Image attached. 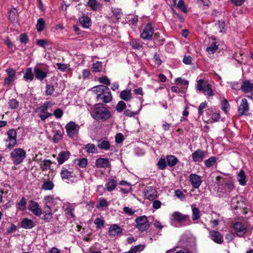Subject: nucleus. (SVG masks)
<instances>
[{
  "instance_id": "f257e3e1",
  "label": "nucleus",
  "mask_w": 253,
  "mask_h": 253,
  "mask_svg": "<svg viewBox=\"0 0 253 253\" xmlns=\"http://www.w3.org/2000/svg\"><path fill=\"white\" fill-rule=\"evenodd\" d=\"M91 116L96 120L105 121L111 117V114L106 107L99 106L94 108L92 110Z\"/></svg>"
},
{
  "instance_id": "f03ea898",
  "label": "nucleus",
  "mask_w": 253,
  "mask_h": 253,
  "mask_svg": "<svg viewBox=\"0 0 253 253\" xmlns=\"http://www.w3.org/2000/svg\"><path fill=\"white\" fill-rule=\"evenodd\" d=\"M10 156L13 163L18 165L21 163L26 157V151L20 148H16L11 153Z\"/></svg>"
},
{
  "instance_id": "7ed1b4c3",
  "label": "nucleus",
  "mask_w": 253,
  "mask_h": 253,
  "mask_svg": "<svg viewBox=\"0 0 253 253\" xmlns=\"http://www.w3.org/2000/svg\"><path fill=\"white\" fill-rule=\"evenodd\" d=\"M7 138L5 140L6 147L8 149L13 148L17 144V133L15 129H11L7 132Z\"/></svg>"
},
{
  "instance_id": "20e7f679",
  "label": "nucleus",
  "mask_w": 253,
  "mask_h": 253,
  "mask_svg": "<svg viewBox=\"0 0 253 253\" xmlns=\"http://www.w3.org/2000/svg\"><path fill=\"white\" fill-rule=\"evenodd\" d=\"M136 227L141 231L147 230L150 227L147 217L145 215L137 217L135 219Z\"/></svg>"
},
{
  "instance_id": "39448f33",
  "label": "nucleus",
  "mask_w": 253,
  "mask_h": 253,
  "mask_svg": "<svg viewBox=\"0 0 253 253\" xmlns=\"http://www.w3.org/2000/svg\"><path fill=\"white\" fill-rule=\"evenodd\" d=\"M67 133L70 137H74L78 132L79 126L74 122H70L65 126Z\"/></svg>"
},
{
  "instance_id": "423d86ee",
  "label": "nucleus",
  "mask_w": 253,
  "mask_h": 253,
  "mask_svg": "<svg viewBox=\"0 0 253 253\" xmlns=\"http://www.w3.org/2000/svg\"><path fill=\"white\" fill-rule=\"evenodd\" d=\"M144 197L150 201L154 200L157 198V192L156 189L152 187H147L144 190Z\"/></svg>"
},
{
  "instance_id": "0eeeda50",
  "label": "nucleus",
  "mask_w": 253,
  "mask_h": 253,
  "mask_svg": "<svg viewBox=\"0 0 253 253\" xmlns=\"http://www.w3.org/2000/svg\"><path fill=\"white\" fill-rule=\"evenodd\" d=\"M28 210L37 216H40L42 214V210L40 207L39 204L34 201L30 202Z\"/></svg>"
},
{
  "instance_id": "6e6552de",
  "label": "nucleus",
  "mask_w": 253,
  "mask_h": 253,
  "mask_svg": "<svg viewBox=\"0 0 253 253\" xmlns=\"http://www.w3.org/2000/svg\"><path fill=\"white\" fill-rule=\"evenodd\" d=\"M233 227L235 233L239 237H243L246 232V227L242 222H236Z\"/></svg>"
},
{
  "instance_id": "1a4fd4ad",
  "label": "nucleus",
  "mask_w": 253,
  "mask_h": 253,
  "mask_svg": "<svg viewBox=\"0 0 253 253\" xmlns=\"http://www.w3.org/2000/svg\"><path fill=\"white\" fill-rule=\"evenodd\" d=\"M189 178L192 186L194 188H198L202 183V177L197 174H190Z\"/></svg>"
},
{
  "instance_id": "9d476101",
  "label": "nucleus",
  "mask_w": 253,
  "mask_h": 253,
  "mask_svg": "<svg viewBox=\"0 0 253 253\" xmlns=\"http://www.w3.org/2000/svg\"><path fill=\"white\" fill-rule=\"evenodd\" d=\"M209 237L215 243L220 244L223 242L222 235L217 231L209 230Z\"/></svg>"
},
{
  "instance_id": "9b49d317",
  "label": "nucleus",
  "mask_w": 253,
  "mask_h": 253,
  "mask_svg": "<svg viewBox=\"0 0 253 253\" xmlns=\"http://www.w3.org/2000/svg\"><path fill=\"white\" fill-rule=\"evenodd\" d=\"M45 201V205H49L50 206H56V208H58V205H60L61 201L57 198H54L52 196H46L44 198Z\"/></svg>"
},
{
  "instance_id": "f8f14e48",
  "label": "nucleus",
  "mask_w": 253,
  "mask_h": 253,
  "mask_svg": "<svg viewBox=\"0 0 253 253\" xmlns=\"http://www.w3.org/2000/svg\"><path fill=\"white\" fill-rule=\"evenodd\" d=\"M206 154V152L201 149H198L192 154V160L194 162H202L205 159Z\"/></svg>"
},
{
  "instance_id": "ddd939ff",
  "label": "nucleus",
  "mask_w": 253,
  "mask_h": 253,
  "mask_svg": "<svg viewBox=\"0 0 253 253\" xmlns=\"http://www.w3.org/2000/svg\"><path fill=\"white\" fill-rule=\"evenodd\" d=\"M170 219L173 221L181 222L189 219L187 215L183 214L178 211L173 212L170 215Z\"/></svg>"
},
{
  "instance_id": "4468645a",
  "label": "nucleus",
  "mask_w": 253,
  "mask_h": 253,
  "mask_svg": "<svg viewBox=\"0 0 253 253\" xmlns=\"http://www.w3.org/2000/svg\"><path fill=\"white\" fill-rule=\"evenodd\" d=\"M153 33V29L150 24H148L144 27L141 34V37L144 40H148L152 37Z\"/></svg>"
},
{
  "instance_id": "2eb2a0df",
  "label": "nucleus",
  "mask_w": 253,
  "mask_h": 253,
  "mask_svg": "<svg viewBox=\"0 0 253 253\" xmlns=\"http://www.w3.org/2000/svg\"><path fill=\"white\" fill-rule=\"evenodd\" d=\"M34 72L36 78L41 81L45 79L47 74V72L46 70H43L41 68L37 67L34 68Z\"/></svg>"
},
{
  "instance_id": "dca6fc26",
  "label": "nucleus",
  "mask_w": 253,
  "mask_h": 253,
  "mask_svg": "<svg viewBox=\"0 0 253 253\" xmlns=\"http://www.w3.org/2000/svg\"><path fill=\"white\" fill-rule=\"evenodd\" d=\"M42 219L45 222H48L51 221L53 217V213L51 211V207L49 205H44V210L43 212Z\"/></svg>"
},
{
  "instance_id": "f3484780",
  "label": "nucleus",
  "mask_w": 253,
  "mask_h": 253,
  "mask_svg": "<svg viewBox=\"0 0 253 253\" xmlns=\"http://www.w3.org/2000/svg\"><path fill=\"white\" fill-rule=\"evenodd\" d=\"M95 165L97 168L103 169L109 168L111 166L109 159L103 158H100L97 159Z\"/></svg>"
},
{
  "instance_id": "a211bd4d",
  "label": "nucleus",
  "mask_w": 253,
  "mask_h": 253,
  "mask_svg": "<svg viewBox=\"0 0 253 253\" xmlns=\"http://www.w3.org/2000/svg\"><path fill=\"white\" fill-rule=\"evenodd\" d=\"M105 90H108V87L104 85H98L92 88V91L96 94L97 100L100 97Z\"/></svg>"
},
{
  "instance_id": "6ab92c4d",
  "label": "nucleus",
  "mask_w": 253,
  "mask_h": 253,
  "mask_svg": "<svg viewBox=\"0 0 253 253\" xmlns=\"http://www.w3.org/2000/svg\"><path fill=\"white\" fill-rule=\"evenodd\" d=\"M249 111V105L247 100L243 98L242 100L241 104L240 105L238 109L239 113L241 115L246 114Z\"/></svg>"
},
{
  "instance_id": "aec40b11",
  "label": "nucleus",
  "mask_w": 253,
  "mask_h": 253,
  "mask_svg": "<svg viewBox=\"0 0 253 253\" xmlns=\"http://www.w3.org/2000/svg\"><path fill=\"white\" fill-rule=\"evenodd\" d=\"M122 232V228L118 225L114 224L109 227L108 233L109 235L111 236H118Z\"/></svg>"
},
{
  "instance_id": "412c9836",
  "label": "nucleus",
  "mask_w": 253,
  "mask_h": 253,
  "mask_svg": "<svg viewBox=\"0 0 253 253\" xmlns=\"http://www.w3.org/2000/svg\"><path fill=\"white\" fill-rule=\"evenodd\" d=\"M71 155V153L69 151H62L58 156L57 160L58 163L61 165L63 164L66 161H67Z\"/></svg>"
},
{
  "instance_id": "4be33fe9",
  "label": "nucleus",
  "mask_w": 253,
  "mask_h": 253,
  "mask_svg": "<svg viewBox=\"0 0 253 253\" xmlns=\"http://www.w3.org/2000/svg\"><path fill=\"white\" fill-rule=\"evenodd\" d=\"M112 99L110 89L108 87V90L104 91L100 97L97 100V101H102L104 103H108Z\"/></svg>"
},
{
  "instance_id": "5701e85b",
  "label": "nucleus",
  "mask_w": 253,
  "mask_h": 253,
  "mask_svg": "<svg viewBox=\"0 0 253 253\" xmlns=\"http://www.w3.org/2000/svg\"><path fill=\"white\" fill-rule=\"evenodd\" d=\"M35 226V223L33 220L27 218H23L21 221V226L24 229H31Z\"/></svg>"
},
{
  "instance_id": "b1692460",
  "label": "nucleus",
  "mask_w": 253,
  "mask_h": 253,
  "mask_svg": "<svg viewBox=\"0 0 253 253\" xmlns=\"http://www.w3.org/2000/svg\"><path fill=\"white\" fill-rule=\"evenodd\" d=\"M241 89L246 93L252 92L253 90V84L249 81H245L242 83Z\"/></svg>"
},
{
  "instance_id": "393cba45",
  "label": "nucleus",
  "mask_w": 253,
  "mask_h": 253,
  "mask_svg": "<svg viewBox=\"0 0 253 253\" xmlns=\"http://www.w3.org/2000/svg\"><path fill=\"white\" fill-rule=\"evenodd\" d=\"M79 21L84 28H88L90 26L91 20L88 16H83L81 17L79 19Z\"/></svg>"
},
{
  "instance_id": "a878e982",
  "label": "nucleus",
  "mask_w": 253,
  "mask_h": 253,
  "mask_svg": "<svg viewBox=\"0 0 253 253\" xmlns=\"http://www.w3.org/2000/svg\"><path fill=\"white\" fill-rule=\"evenodd\" d=\"M238 181L241 185H245L246 184V175L244 171L240 170L238 174Z\"/></svg>"
},
{
  "instance_id": "bb28decb",
  "label": "nucleus",
  "mask_w": 253,
  "mask_h": 253,
  "mask_svg": "<svg viewBox=\"0 0 253 253\" xmlns=\"http://www.w3.org/2000/svg\"><path fill=\"white\" fill-rule=\"evenodd\" d=\"M120 97L125 101L130 100L132 98L130 90L128 89L123 90L120 93Z\"/></svg>"
},
{
  "instance_id": "cd10ccee",
  "label": "nucleus",
  "mask_w": 253,
  "mask_h": 253,
  "mask_svg": "<svg viewBox=\"0 0 253 253\" xmlns=\"http://www.w3.org/2000/svg\"><path fill=\"white\" fill-rule=\"evenodd\" d=\"M87 5L93 11L98 9L101 5L96 0H89Z\"/></svg>"
},
{
  "instance_id": "c85d7f7f",
  "label": "nucleus",
  "mask_w": 253,
  "mask_h": 253,
  "mask_svg": "<svg viewBox=\"0 0 253 253\" xmlns=\"http://www.w3.org/2000/svg\"><path fill=\"white\" fill-rule=\"evenodd\" d=\"M51 106V103L49 102H46L42 105L39 107L36 110L38 113H48L46 111L47 109Z\"/></svg>"
},
{
  "instance_id": "c756f323",
  "label": "nucleus",
  "mask_w": 253,
  "mask_h": 253,
  "mask_svg": "<svg viewBox=\"0 0 253 253\" xmlns=\"http://www.w3.org/2000/svg\"><path fill=\"white\" fill-rule=\"evenodd\" d=\"M98 147L101 149L107 150L110 149V145L108 141L101 140L98 142Z\"/></svg>"
},
{
  "instance_id": "7c9ffc66",
  "label": "nucleus",
  "mask_w": 253,
  "mask_h": 253,
  "mask_svg": "<svg viewBox=\"0 0 253 253\" xmlns=\"http://www.w3.org/2000/svg\"><path fill=\"white\" fill-rule=\"evenodd\" d=\"M23 77L25 80H29L30 81H32L33 80L34 74L32 71V68H28L26 70Z\"/></svg>"
},
{
  "instance_id": "2f4dec72",
  "label": "nucleus",
  "mask_w": 253,
  "mask_h": 253,
  "mask_svg": "<svg viewBox=\"0 0 253 253\" xmlns=\"http://www.w3.org/2000/svg\"><path fill=\"white\" fill-rule=\"evenodd\" d=\"M60 175L63 180H69L72 177L71 172L66 169H63L61 171Z\"/></svg>"
},
{
  "instance_id": "473e14b6",
  "label": "nucleus",
  "mask_w": 253,
  "mask_h": 253,
  "mask_svg": "<svg viewBox=\"0 0 253 253\" xmlns=\"http://www.w3.org/2000/svg\"><path fill=\"white\" fill-rule=\"evenodd\" d=\"M64 208L68 214L70 215L72 217L75 216L74 214V206L73 205L67 203L64 205Z\"/></svg>"
},
{
  "instance_id": "72a5a7b5",
  "label": "nucleus",
  "mask_w": 253,
  "mask_h": 253,
  "mask_svg": "<svg viewBox=\"0 0 253 253\" xmlns=\"http://www.w3.org/2000/svg\"><path fill=\"white\" fill-rule=\"evenodd\" d=\"M167 159L169 166L171 167L175 166L178 162V159L172 155L168 156Z\"/></svg>"
},
{
  "instance_id": "f704fd0d",
  "label": "nucleus",
  "mask_w": 253,
  "mask_h": 253,
  "mask_svg": "<svg viewBox=\"0 0 253 253\" xmlns=\"http://www.w3.org/2000/svg\"><path fill=\"white\" fill-rule=\"evenodd\" d=\"M85 149L88 153H96L97 149L93 144H87L86 145Z\"/></svg>"
},
{
  "instance_id": "c9c22d12",
  "label": "nucleus",
  "mask_w": 253,
  "mask_h": 253,
  "mask_svg": "<svg viewBox=\"0 0 253 253\" xmlns=\"http://www.w3.org/2000/svg\"><path fill=\"white\" fill-rule=\"evenodd\" d=\"M204 89L203 92L205 95L208 96H211L213 95L211 85L210 84L208 83V84H206Z\"/></svg>"
},
{
  "instance_id": "e433bc0d",
  "label": "nucleus",
  "mask_w": 253,
  "mask_h": 253,
  "mask_svg": "<svg viewBox=\"0 0 253 253\" xmlns=\"http://www.w3.org/2000/svg\"><path fill=\"white\" fill-rule=\"evenodd\" d=\"M54 184L51 181H46L43 182L42 188L44 190H51L54 187Z\"/></svg>"
},
{
  "instance_id": "4c0bfd02",
  "label": "nucleus",
  "mask_w": 253,
  "mask_h": 253,
  "mask_svg": "<svg viewBox=\"0 0 253 253\" xmlns=\"http://www.w3.org/2000/svg\"><path fill=\"white\" fill-rule=\"evenodd\" d=\"M224 183L225 184L226 188L228 191L230 192L234 189V185L232 180L230 179H225Z\"/></svg>"
},
{
  "instance_id": "58836bf2",
  "label": "nucleus",
  "mask_w": 253,
  "mask_h": 253,
  "mask_svg": "<svg viewBox=\"0 0 253 253\" xmlns=\"http://www.w3.org/2000/svg\"><path fill=\"white\" fill-rule=\"evenodd\" d=\"M206 84H208L207 82H205L203 80L201 79L197 82L196 88L199 91H203L205 89Z\"/></svg>"
},
{
  "instance_id": "ea45409f",
  "label": "nucleus",
  "mask_w": 253,
  "mask_h": 253,
  "mask_svg": "<svg viewBox=\"0 0 253 253\" xmlns=\"http://www.w3.org/2000/svg\"><path fill=\"white\" fill-rule=\"evenodd\" d=\"M8 104L11 109H16L19 107V103L16 99H11L9 100Z\"/></svg>"
},
{
  "instance_id": "a19ab883",
  "label": "nucleus",
  "mask_w": 253,
  "mask_h": 253,
  "mask_svg": "<svg viewBox=\"0 0 253 253\" xmlns=\"http://www.w3.org/2000/svg\"><path fill=\"white\" fill-rule=\"evenodd\" d=\"M45 26L44 21L42 18H40L37 21V24L36 25L37 29L38 31L41 32L44 28Z\"/></svg>"
},
{
  "instance_id": "79ce46f5",
  "label": "nucleus",
  "mask_w": 253,
  "mask_h": 253,
  "mask_svg": "<svg viewBox=\"0 0 253 253\" xmlns=\"http://www.w3.org/2000/svg\"><path fill=\"white\" fill-rule=\"evenodd\" d=\"M51 162L48 160L43 161L41 164V168L42 170H47L50 169Z\"/></svg>"
},
{
  "instance_id": "37998d69",
  "label": "nucleus",
  "mask_w": 253,
  "mask_h": 253,
  "mask_svg": "<svg viewBox=\"0 0 253 253\" xmlns=\"http://www.w3.org/2000/svg\"><path fill=\"white\" fill-rule=\"evenodd\" d=\"M218 49V46L216 44L215 42H212L210 46L208 47L206 49V51L209 54L214 53Z\"/></svg>"
},
{
  "instance_id": "c03bdc74",
  "label": "nucleus",
  "mask_w": 253,
  "mask_h": 253,
  "mask_svg": "<svg viewBox=\"0 0 253 253\" xmlns=\"http://www.w3.org/2000/svg\"><path fill=\"white\" fill-rule=\"evenodd\" d=\"M106 186L108 191H112L116 187V182L114 179H111L106 184Z\"/></svg>"
},
{
  "instance_id": "a18cd8bd",
  "label": "nucleus",
  "mask_w": 253,
  "mask_h": 253,
  "mask_svg": "<svg viewBox=\"0 0 253 253\" xmlns=\"http://www.w3.org/2000/svg\"><path fill=\"white\" fill-rule=\"evenodd\" d=\"M94 223L97 229H100L104 227L105 221L102 218H97L95 219Z\"/></svg>"
},
{
  "instance_id": "49530a36",
  "label": "nucleus",
  "mask_w": 253,
  "mask_h": 253,
  "mask_svg": "<svg viewBox=\"0 0 253 253\" xmlns=\"http://www.w3.org/2000/svg\"><path fill=\"white\" fill-rule=\"evenodd\" d=\"M112 13L113 16L116 18L117 20L120 19L122 15V12L121 9L115 8L112 10Z\"/></svg>"
},
{
  "instance_id": "de8ad7c7",
  "label": "nucleus",
  "mask_w": 253,
  "mask_h": 253,
  "mask_svg": "<svg viewBox=\"0 0 253 253\" xmlns=\"http://www.w3.org/2000/svg\"><path fill=\"white\" fill-rule=\"evenodd\" d=\"M9 18L12 22H14L17 19V14L15 9H12L9 12Z\"/></svg>"
},
{
  "instance_id": "09e8293b",
  "label": "nucleus",
  "mask_w": 253,
  "mask_h": 253,
  "mask_svg": "<svg viewBox=\"0 0 253 253\" xmlns=\"http://www.w3.org/2000/svg\"><path fill=\"white\" fill-rule=\"evenodd\" d=\"M102 69V63L101 62L97 61L92 66L93 72H101Z\"/></svg>"
},
{
  "instance_id": "8fccbe9b",
  "label": "nucleus",
  "mask_w": 253,
  "mask_h": 253,
  "mask_svg": "<svg viewBox=\"0 0 253 253\" xmlns=\"http://www.w3.org/2000/svg\"><path fill=\"white\" fill-rule=\"evenodd\" d=\"M200 217V211L197 208L192 209V219L194 220H197Z\"/></svg>"
},
{
  "instance_id": "3c124183",
  "label": "nucleus",
  "mask_w": 253,
  "mask_h": 253,
  "mask_svg": "<svg viewBox=\"0 0 253 253\" xmlns=\"http://www.w3.org/2000/svg\"><path fill=\"white\" fill-rule=\"evenodd\" d=\"M126 103L123 101H119L116 106V110L118 112H122L126 108Z\"/></svg>"
},
{
  "instance_id": "603ef678",
  "label": "nucleus",
  "mask_w": 253,
  "mask_h": 253,
  "mask_svg": "<svg viewBox=\"0 0 253 253\" xmlns=\"http://www.w3.org/2000/svg\"><path fill=\"white\" fill-rule=\"evenodd\" d=\"M216 162V158L214 157H211L205 162V165L207 167L212 166Z\"/></svg>"
},
{
  "instance_id": "864d4df0",
  "label": "nucleus",
  "mask_w": 253,
  "mask_h": 253,
  "mask_svg": "<svg viewBox=\"0 0 253 253\" xmlns=\"http://www.w3.org/2000/svg\"><path fill=\"white\" fill-rule=\"evenodd\" d=\"M26 200L23 197L18 204V208L21 211H24L26 209Z\"/></svg>"
},
{
  "instance_id": "5fc2aeb1",
  "label": "nucleus",
  "mask_w": 253,
  "mask_h": 253,
  "mask_svg": "<svg viewBox=\"0 0 253 253\" xmlns=\"http://www.w3.org/2000/svg\"><path fill=\"white\" fill-rule=\"evenodd\" d=\"M229 104L226 99H224L222 102V109L225 113H227L229 111Z\"/></svg>"
},
{
  "instance_id": "6e6d98bb",
  "label": "nucleus",
  "mask_w": 253,
  "mask_h": 253,
  "mask_svg": "<svg viewBox=\"0 0 253 253\" xmlns=\"http://www.w3.org/2000/svg\"><path fill=\"white\" fill-rule=\"evenodd\" d=\"M37 44L41 47L45 48L49 45V42L44 40H38L37 41Z\"/></svg>"
},
{
  "instance_id": "4d7b16f0",
  "label": "nucleus",
  "mask_w": 253,
  "mask_h": 253,
  "mask_svg": "<svg viewBox=\"0 0 253 253\" xmlns=\"http://www.w3.org/2000/svg\"><path fill=\"white\" fill-rule=\"evenodd\" d=\"M77 162H78L77 165L83 168H85L87 164V159L85 158L77 160Z\"/></svg>"
},
{
  "instance_id": "13d9d810",
  "label": "nucleus",
  "mask_w": 253,
  "mask_h": 253,
  "mask_svg": "<svg viewBox=\"0 0 253 253\" xmlns=\"http://www.w3.org/2000/svg\"><path fill=\"white\" fill-rule=\"evenodd\" d=\"M177 7L180 9L183 12L186 13L187 10L183 0H179L177 3Z\"/></svg>"
},
{
  "instance_id": "bf43d9fd",
  "label": "nucleus",
  "mask_w": 253,
  "mask_h": 253,
  "mask_svg": "<svg viewBox=\"0 0 253 253\" xmlns=\"http://www.w3.org/2000/svg\"><path fill=\"white\" fill-rule=\"evenodd\" d=\"M62 138V134L59 131H57L53 136V140L54 142L58 143Z\"/></svg>"
},
{
  "instance_id": "052dcab7",
  "label": "nucleus",
  "mask_w": 253,
  "mask_h": 253,
  "mask_svg": "<svg viewBox=\"0 0 253 253\" xmlns=\"http://www.w3.org/2000/svg\"><path fill=\"white\" fill-rule=\"evenodd\" d=\"M175 83L176 84H181L183 85H185L186 86L188 85V82L187 80L183 79L181 78H177L175 80Z\"/></svg>"
},
{
  "instance_id": "680f3d73",
  "label": "nucleus",
  "mask_w": 253,
  "mask_h": 253,
  "mask_svg": "<svg viewBox=\"0 0 253 253\" xmlns=\"http://www.w3.org/2000/svg\"><path fill=\"white\" fill-rule=\"evenodd\" d=\"M175 196L178 199H180L181 200H183L185 199V196L183 192L177 189L174 192Z\"/></svg>"
},
{
  "instance_id": "e2e57ef3",
  "label": "nucleus",
  "mask_w": 253,
  "mask_h": 253,
  "mask_svg": "<svg viewBox=\"0 0 253 253\" xmlns=\"http://www.w3.org/2000/svg\"><path fill=\"white\" fill-rule=\"evenodd\" d=\"M158 166L160 169H164L166 167V162L165 159L161 158L158 163Z\"/></svg>"
},
{
  "instance_id": "0e129e2a",
  "label": "nucleus",
  "mask_w": 253,
  "mask_h": 253,
  "mask_svg": "<svg viewBox=\"0 0 253 253\" xmlns=\"http://www.w3.org/2000/svg\"><path fill=\"white\" fill-rule=\"evenodd\" d=\"M56 65L57 68L62 72L65 71L69 67L68 64H65L57 63Z\"/></svg>"
},
{
  "instance_id": "69168bd1",
  "label": "nucleus",
  "mask_w": 253,
  "mask_h": 253,
  "mask_svg": "<svg viewBox=\"0 0 253 253\" xmlns=\"http://www.w3.org/2000/svg\"><path fill=\"white\" fill-rule=\"evenodd\" d=\"M124 139V136L122 133H119L116 134L115 136V141L117 143H122Z\"/></svg>"
},
{
  "instance_id": "338daca9",
  "label": "nucleus",
  "mask_w": 253,
  "mask_h": 253,
  "mask_svg": "<svg viewBox=\"0 0 253 253\" xmlns=\"http://www.w3.org/2000/svg\"><path fill=\"white\" fill-rule=\"evenodd\" d=\"M19 40L20 42L23 44H26L28 41V37L25 34L20 35Z\"/></svg>"
},
{
  "instance_id": "774afa93",
  "label": "nucleus",
  "mask_w": 253,
  "mask_h": 253,
  "mask_svg": "<svg viewBox=\"0 0 253 253\" xmlns=\"http://www.w3.org/2000/svg\"><path fill=\"white\" fill-rule=\"evenodd\" d=\"M6 72L8 75V77H12L15 79V71L12 68H8L6 70Z\"/></svg>"
}]
</instances>
